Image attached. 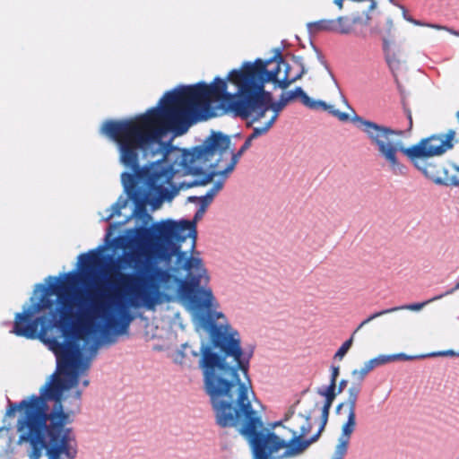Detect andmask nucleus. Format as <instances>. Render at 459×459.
I'll return each mask as SVG.
<instances>
[{"label":"nucleus","instance_id":"1","mask_svg":"<svg viewBox=\"0 0 459 459\" xmlns=\"http://www.w3.org/2000/svg\"><path fill=\"white\" fill-rule=\"evenodd\" d=\"M100 133L117 145L119 162L128 170L121 174V183L134 208L125 220L109 224L104 246L78 256V273L48 276L47 285H35L30 304L20 313V336L34 340L38 328L43 337L58 329L63 340L96 356L100 346L128 333L135 318L132 309L155 311L177 298L186 303L210 338L215 329L231 326L217 310L220 304L208 287L211 278L199 253L181 250L188 238L195 249L196 221L206 209L200 207L193 221L154 223L147 211L148 205L154 212L172 201L193 181L178 186L173 178L177 194L157 204L159 184L152 178L157 159L143 167L139 162V152L144 156L137 139L145 134L143 128L126 119L108 120Z\"/></svg>","mask_w":459,"mask_h":459},{"label":"nucleus","instance_id":"2","mask_svg":"<svg viewBox=\"0 0 459 459\" xmlns=\"http://www.w3.org/2000/svg\"><path fill=\"white\" fill-rule=\"evenodd\" d=\"M193 89H195V85L168 91L157 107L126 119L142 127L145 133L137 134L138 143L144 150V158L157 159L152 168V183L159 184L156 186L157 204L164 199H171L177 194L178 189L171 184L175 178L188 175L200 177V180L187 186L206 185L215 176L228 178L240 157L252 145L246 139L238 152H234L230 150V136L221 132H212L201 145L191 149L174 146L171 141H162L169 132H172L175 136L186 133L191 125V116L202 120L210 118L195 112L191 97Z\"/></svg>","mask_w":459,"mask_h":459},{"label":"nucleus","instance_id":"3","mask_svg":"<svg viewBox=\"0 0 459 459\" xmlns=\"http://www.w3.org/2000/svg\"><path fill=\"white\" fill-rule=\"evenodd\" d=\"M211 341L214 347L219 348L226 357L233 358L235 362L230 366L225 357L218 355L212 348L205 345L201 347L199 366L203 371L204 387L210 397L217 424L226 428L236 427L239 423L240 428H248L253 420H257L254 435L269 442L273 451L281 449L284 451L283 456L297 457L302 455L320 434L318 432L309 438L306 437L311 430V412L316 406L314 399L305 414L296 413L293 405L281 420L274 423V427L282 426L291 433L290 440L280 437L274 432H264L261 417L253 410L249 400V394L255 395L247 374L253 349L241 348L239 333L232 326L215 329Z\"/></svg>","mask_w":459,"mask_h":459},{"label":"nucleus","instance_id":"4","mask_svg":"<svg viewBox=\"0 0 459 459\" xmlns=\"http://www.w3.org/2000/svg\"><path fill=\"white\" fill-rule=\"evenodd\" d=\"M56 358L57 372L39 390L18 403L8 400L5 418L20 415L16 424L18 445H29V459H74L77 442L69 423V412L62 405L65 392L77 386L79 377L91 367L95 356L74 343H46Z\"/></svg>","mask_w":459,"mask_h":459},{"label":"nucleus","instance_id":"5","mask_svg":"<svg viewBox=\"0 0 459 459\" xmlns=\"http://www.w3.org/2000/svg\"><path fill=\"white\" fill-rule=\"evenodd\" d=\"M351 119L360 124L362 131L371 143L376 145L380 156L393 170L400 168L397 154L402 152L425 177L437 185L447 183V169L441 166L427 163L425 160L440 156L454 147L455 136L454 130H449L446 134H433L423 138L418 143L405 148L402 141L393 139L394 135H401V132L365 120L358 115H354Z\"/></svg>","mask_w":459,"mask_h":459},{"label":"nucleus","instance_id":"6","mask_svg":"<svg viewBox=\"0 0 459 459\" xmlns=\"http://www.w3.org/2000/svg\"><path fill=\"white\" fill-rule=\"evenodd\" d=\"M191 97L195 103V112L204 117H214L232 112L243 118L252 117V122L260 121L270 110L272 111L270 117H273V122H275L280 112L287 105L281 96L278 101L270 103L264 91L262 92L263 104L261 107H254L248 108L247 112H243L238 105L244 100V96L229 92L227 82L218 77L211 84L204 82L195 84Z\"/></svg>","mask_w":459,"mask_h":459},{"label":"nucleus","instance_id":"7","mask_svg":"<svg viewBox=\"0 0 459 459\" xmlns=\"http://www.w3.org/2000/svg\"><path fill=\"white\" fill-rule=\"evenodd\" d=\"M281 60V56L267 62L256 59L229 73L227 80L236 85L238 96H244V100L238 105L240 110L247 112L248 108L261 107L265 82H273L277 87L282 70Z\"/></svg>","mask_w":459,"mask_h":459},{"label":"nucleus","instance_id":"8","mask_svg":"<svg viewBox=\"0 0 459 459\" xmlns=\"http://www.w3.org/2000/svg\"><path fill=\"white\" fill-rule=\"evenodd\" d=\"M255 423H258L257 420H253L248 428H239L240 434L247 439L251 446L254 459H287L294 457L283 456L284 451L281 449L273 451L272 445L269 442H265V440L254 435Z\"/></svg>","mask_w":459,"mask_h":459},{"label":"nucleus","instance_id":"9","mask_svg":"<svg viewBox=\"0 0 459 459\" xmlns=\"http://www.w3.org/2000/svg\"><path fill=\"white\" fill-rule=\"evenodd\" d=\"M356 428V413H347V420L342 426V433L338 437L334 452L331 459H344L347 455L350 440Z\"/></svg>","mask_w":459,"mask_h":459},{"label":"nucleus","instance_id":"10","mask_svg":"<svg viewBox=\"0 0 459 459\" xmlns=\"http://www.w3.org/2000/svg\"><path fill=\"white\" fill-rule=\"evenodd\" d=\"M291 60L294 65H299V70L297 73H292L293 67H291V65L288 64L283 59L281 60L282 70L280 80H277V87L282 90L287 89L291 83L299 80L307 73L301 56H294Z\"/></svg>","mask_w":459,"mask_h":459},{"label":"nucleus","instance_id":"11","mask_svg":"<svg viewBox=\"0 0 459 459\" xmlns=\"http://www.w3.org/2000/svg\"><path fill=\"white\" fill-rule=\"evenodd\" d=\"M302 104L307 108L318 110L323 109L328 111L333 116L336 117L340 121H347L349 119V115L345 112H342L336 108L333 105H329L326 102L320 100H314L310 98L307 93L304 94V100Z\"/></svg>","mask_w":459,"mask_h":459},{"label":"nucleus","instance_id":"12","mask_svg":"<svg viewBox=\"0 0 459 459\" xmlns=\"http://www.w3.org/2000/svg\"><path fill=\"white\" fill-rule=\"evenodd\" d=\"M385 364H386L385 355H378L377 357L366 361L360 368L353 369L351 371V376L353 378L362 383L371 370Z\"/></svg>","mask_w":459,"mask_h":459},{"label":"nucleus","instance_id":"13","mask_svg":"<svg viewBox=\"0 0 459 459\" xmlns=\"http://www.w3.org/2000/svg\"><path fill=\"white\" fill-rule=\"evenodd\" d=\"M361 392V383H353L347 391V399L344 403H340L337 406V411H339L342 408L345 407L347 409V412L356 413V405L358 402V398Z\"/></svg>","mask_w":459,"mask_h":459},{"label":"nucleus","instance_id":"14","mask_svg":"<svg viewBox=\"0 0 459 459\" xmlns=\"http://www.w3.org/2000/svg\"><path fill=\"white\" fill-rule=\"evenodd\" d=\"M457 290H459V281L456 282L455 286L453 289L448 290L447 291H446L443 294L435 296V297H433V298H431V299H428L426 301L420 302V303H413V304L403 305V306H400V307H394V308H398V310L420 311L426 305H428L429 303H432V302H434L436 300H439L442 298H444L445 296L451 295V294H453Z\"/></svg>","mask_w":459,"mask_h":459},{"label":"nucleus","instance_id":"15","mask_svg":"<svg viewBox=\"0 0 459 459\" xmlns=\"http://www.w3.org/2000/svg\"><path fill=\"white\" fill-rule=\"evenodd\" d=\"M128 204V198L120 195L116 203H114L109 208L106 209L104 212H100V216L103 221H109L116 216L121 215V210L126 208Z\"/></svg>","mask_w":459,"mask_h":459},{"label":"nucleus","instance_id":"16","mask_svg":"<svg viewBox=\"0 0 459 459\" xmlns=\"http://www.w3.org/2000/svg\"><path fill=\"white\" fill-rule=\"evenodd\" d=\"M346 21V17L341 16L336 20H321L315 22L314 25L320 30H328L337 32V24Z\"/></svg>","mask_w":459,"mask_h":459},{"label":"nucleus","instance_id":"17","mask_svg":"<svg viewBox=\"0 0 459 459\" xmlns=\"http://www.w3.org/2000/svg\"><path fill=\"white\" fill-rule=\"evenodd\" d=\"M337 385L333 383H329L326 386H321L317 389V394L325 398V403H333L337 393H336Z\"/></svg>","mask_w":459,"mask_h":459},{"label":"nucleus","instance_id":"18","mask_svg":"<svg viewBox=\"0 0 459 459\" xmlns=\"http://www.w3.org/2000/svg\"><path fill=\"white\" fill-rule=\"evenodd\" d=\"M304 94H306V92L301 87H297L292 91H283L281 96L283 98V100H285V103L288 104L297 98H300L301 102H303Z\"/></svg>","mask_w":459,"mask_h":459},{"label":"nucleus","instance_id":"19","mask_svg":"<svg viewBox=\"0 0 459 459\" xmlns=\"http://www.w3.org/2000/svg\"><path fill=\"white\" fill-rule=\"evenodd\" d=\"M353 336H354V333L351 335V337L350 339H348L342 344V346L339 348V350L334 354L335 359L342 360L343 359V357L349 351V350L351 349V347L353 343Z\"/></svg>","mask_w":459,"mask_h":459},{"label":"nucleus","instance_id":"20","mask_svg":"<svg viewBox=\"0 0 459 459\" xmlns=\"http://www.w3.org/2000/svg\"><path fill=\"white\" fill-rule=\"evenodd\" d=\"M222 178L221 180H218L216 181L212 187L205 194L206 195V198L209 200H213L214 196L217 195V193L222 188L223 186V183H224V180L226 178H224L223 176H221Z\"/></svg>","mask_w":459,"mask_h":459},{"label":"nucleus","instance_id":"21","mask_svg":"<svg viewBox=\"0 0 459 459\" xmlns=\"http://www.w3.org/2000/svg\"><path fill=\"white\" fill-rule=\"evenodd\" d=\"M274 123L275 122H273V117H269V119L263 126L254 127V131L258 134V136H261L265 134Z\"/></svg>","mask_w":459,"mask_h":459},{"label":"nucleus","instance_id":"22","mask_svg":"<svg viewBox=\"0 0 459 459\" xmlns=\"http://www.w3.org/2000/svg\"><path fill=\"white\" fill-rule=\"evenodd\" d=\"M186 347V344H183L181 349L179 350H177L173 354H172V359L173 361L176 363V364H179V365H183L184 364V360H185V352H184V349Z\"/></svg>","mask_w":459,"mask_h":459},{"label":"nucleus","instance_id":"23","mask_svg":"<svg viewBox=\"0 0 459 459\" xmlns=\"http://www.w3.org/2000/svg\"><path fill=\"white\" fill-rule=\"evenodd\" d=\"M453 168L454 169L459 173V166L458 165H455L454 164L453 165ZM446 178H447V183L446 184H443L444 186H459V176H456V175H454V176H449L448 173L446 174Z\"/></svg>","mask_w":459,"mask_h":459},{"label":"nucleus","instance_id":"24","mask_svg":"<svg viewBox=\"0 0 459 459\" xmlns=\"http://www.w3.org/2000/svg\"><path fill=\"white\" fill-rule=\"evenodd\" d=\"M386 62H387V65H388L389 68L391 69L392 73L394 74V76L395 77L396 76L395 71L400 66V60L396 56H388L386 58Z\"/></svg>","mask_w":459,"mask_h":459},{"label":"nucleus","instance_id":"25","mask_svg":"<svg viewBox=\"0 0 459 459\" xmlns=\"http://www.w3.org/2000/svg\"><path fill=\"white\" fill-rule=\"evenodd\" d=\"M352 30V25L349 22L348 19L342 22L341 24H337V32L341 34H349Z\"/></svg>","mask_w":459,"mask_h":459},{"label":"nucleus","instance_id":"26","mask_svg":"<svg viewBox=\"0 0 459 459\" xmlns=\"http://www.w3.org/2000/svg\"><path fill=\"white\" fill-rule=\"evenodd\" d=\"M385 358L386 359V364L392 361H394L396 359H410L412 357L407 356L405 353H397V354H392V355H385Z\"/></svg>","mask_w":459,"mask_h":459},{"label":"nucleus","instance_id":"27","mask_svg":"<svg viewBox=\"0 0 459 459\" xmlns=\"http://www.w3.org/2000/svg\"><path fill=\"white\" fill-rule=\"evenodd\" d=\"M340 374V367L339 366H331V376H330V383L336 384V380Z\"/></svg>","mask_w":459,"mask_h":459},{"label":"nucleus","instance_id":"28","mask_svg":"<svg viewBox=\"0 0 459 459\" xmlns=\"http://www.w3.org/2000/svg\"><path fill=\"white\" fill-rule=\"evenodd\" d=\"M395 311H398V308L391 307V308H388V309L381 310V311L376 312V313L372 314L371 316H369V318H371V321H372L375 318H377V317H379L381 316H384V315L389 314V313H393V312H395Z\"/></svg>","mask_w":459,"mask_h":459},{"label":"nucleus","instance_id":"29","mask_svg":"<svg viewBox=\"0 0 459 459\" xmlns=\"http://www.w3.org/2000/svg\"><path fill=\"white\" fill-rule=\"evenodd\" d=\"M190 200L197 199L199 201L200 207L206 209L207 206L212 202V200H209L206 198V195L201 197H190Z\"/></svg>","mask_w":459,"mask_h":459},{"label":"nucleus","instance_id":"30","mask_svg":"<svg viewBox=\"0 0 459 459\" xmlns=\"http://www.w3.org/2000/svg\"><path fill=\"white\" fill-rule=\"evenodd\" d=\"M332 404L333 403L327 404V403H324V405H323V408H322V416L325 418V420H326V419L328 417L329 410H330Z\"/></svg>","mask_w":459,"mask_h":459},{"label":"nucleus","instance_id":"31","mask_svg":"<svg viewBox=\"0 0 459 459\" xmlns=\"http://www.w3.org/2000/svg\"><path fill=\"white\" fill-rule=\"evenodd\" d=\"M403 17L406 21L413 23L414 25H418V26H423L424 23L423 22H420V21H417V20H414V18H411V16H407L405 12H403Z\"/></svg>","mask_w":459,"mask_h":459},{"label":"nucleus","instance_id":"32","mask_svg":"<svg viewBox=\"0 0 459 459\" xmlns=\"http://www.w3.org/2000/svg\"><path fill=\"white\" fill-rule=\"evenodd\" d=\"M346 385H347V380L342 379V380L340 381V383H339V385H338V386L336 388L337 394H341L344 390Z\"/></svg>","mask_w":459,"mask_h":459},{"label":"nucleus","instance_id":"33","mask_svg":"<svg viewBox=\"0 0 459 459\" xmlns=\"http://www.w3.org/2000/svg\"><path fill=\"white\" fill-rule=\"evenodd\" d=\"M423 26L437 29V30H447L446 27L437 25V24L424 23Z\"/></svg>","mask_w":459,"mask_h":459},{"label":"nucleus","instance_id":"34","mask_svg":"<svg viewBox=\"0 0 459 459\" xmlns=\"http://www.w3.org/2000/svg\"><path fill=\"white\" fill-rule=\"evenodd\" d=\"M370 321L371 318H369V316L367 319L363 320L353 333L355 334L360 328H362L365 325L368 324Z\"/></svg>","mask_w":459,"mask_h":459},{"label":"nucleus","instance_id":"35","mask_svg":"<svg viewBox=\"0 0 459 459\" xmlns=\"http://www.w3.org/2000/svg\"><path fill=\"white\" fill-rule=\"evenodd\" d=\"M316 57L318 59V61L323 65H325V67H327L326 65V63L322 56V54L320 52H318L317 50H316Z\"/></svg>","mask_w":459,"mask_h":459},{"label":"nucleus","instance_id":"36","mask_svg":"<svg viewBox=\"0 0 459 459\" xmlns=\"http://www.w3.org/2000/svg\"><path fill=\"white\" fill-rule=\"evenodd\" d=\"M81 395H82V392L80 390H75L73 392L72 396L76 402H79L81 399Z\"/></svg>","mask_w":459,"mask_h":459},{"label":"nucleus","instance_id":"37","mask_svg":"<svg viewBox=\"0 0 459 459\" xmlns=\"http://www.w3.org/2000/svg\"><path fill=\"white\" fill-rule=\"evenodd\" d=\"M257 137H259L258 134L253 130L252 134L247 138V140L252 143L253 140Z\"/></svg>","mask_w":459,"mask_h":459},{"label":"nucleus","instance_id":"38","mask_svg":"<svg viewBox=\"0 0 459 459\" xmlns=\"http://www.w3.org/2000/svg\"><path fill=\"white\" fill-rule=\"evenodd\" d=\"M10 430V424L8 426H5L4 425L3 427H0V435L3 433V432H6L8 433Z\"/></svg>","mask_w":459,"mask_h":459},{"label":"nucleus","instance_id":"39","mask_svg":"<svg viewBox=\"0 0 459 459\" xmlns=\"http://www.w3.org/2000/svg\"><path fill=\"white\" fill-rule=\"evenodd\" d=\"M439 354L440 355H450V356L456 355V353L454 351H452V350H449V351H444V352H440Z\"/></svg>","mask_w":459,"mask_h":459},{"label":"nucleus","instance_id":"40","mask_svg":"<svg viewBox=\"0 0 459 459\" xmlns=\"http://www.w3.org/2000/svg\"><path fill=\"white\" fill-rule=\"evenodd\" d=\"M333 3L339 7V9L342 8L343 0H333Z\"/></svg>","mask_w":459,"mask_h":459},{"label":"nucleus","instance_id":"41","mask_svg":"<svg viewBox=\"0 0 459 459\" xmlns=\"http://www.w3.org/2000/svg\"><path fill=\"white\" fill-rule=\"evenodd\" d=\"M340 95H341L342 101V102H343V103H344V104H345L349 108H351V107H350V105H349V103H348V101H347L346 98H345L342 93H340Z\"/></svg>","mask_w":459,"mask_h":459},{"label":"nucleus","instance_id":"42","mask_svg":"<svg viewBox=\"0 0 459 459\" xmlns=\"http://www.w3.org/2000/svg\"><path fill=\"white\" fill-rule=\"evenodd\" d=\"M371 1V4H370V10H374L377 6V4L376 2H374L373 0H370Z\"/></svg>","mask_w":459,"mask_h":459},{"label":"nucleus","instance_id":"43","mask_svg":"<svg viewBox=\"0 0 459 459\" xmlns=\"http://www.w3.org/2000/svg\"><path fill=\"white\" fill-rule=\"evenodd\" d=\"M291 67H293V71H295L294 73H297L299 70V65H294L293 64L291 65Z\"/></svg>","mask_w":459,"mask_h":459},{"label":"nucleus","instance_id":"44","mask_svg":"<svg viewBox=\"0 0 459 459\" xmlns=\"http://www.w3.org/2000/svg\"><path fill=\"white\" fill-rule=\"evenodd\" d=\"M82 385H83L84 386H87V385H89V380H88V379L83 380V381H82Z\"/></svg>","mask_w":459,"mask_h":459},{"label":"nucleus","instance_id":"45","mask_svg":"<svg viewBox=\"0 0 459 459\" xmlns=\"http://www.w3.org/2000/svg\"><path fill=\"white\" fill-rule=\"evenodd\" d=\"M408 118H409V122H410V126H411L412 125V120H411V114L408 115Z\"/></svg>","mask_w":459,"mask_h":459},{"label":"nucleus","instance_id":"46","mask_svg":"<svg viewBox=\"0 0 459 459\" xmlns=\"http://www.w3.org/2000/svg\"><path fill=\"white\" fill-rule=\"evenodd\" d=\"M455 116H456L457 120L459 121V110L456 112Z\"/></svg>","mask_w":459,"mask_h":459},{"label":"nucleus","instance_id":"47","mask_svg":"<svg viewBox=\"0 0 459 459\" xmlns=\"http://www.w3.org/2000/svg\"><path fill=\"white\" fill-rule=\"evenodd\" d=\"M307 399L304 398L301 403H306Z\"/></svg>","mask_w":459,"mask_h":459},{"label":"nucleus","instance_id":"48","mask_svg":"<svg viewBox=\"0 0 459 459\" xmlns=\"http://www.w3.org/2000/svg\"><path fill=\"white\" fill-rule=\"evenodd\" d=\"M391 3H394V0H389Z\"/></svg>","mask_w":459,"mask_h":459}]
</instances>
